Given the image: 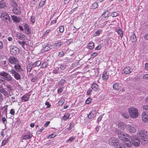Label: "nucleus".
Returning a JSON list of instances; mask_svg holds the SVG:
<instances>
[{
    "instance_id": "obj_1",
    "label": "nucleus",
    "mask_w": 148,
    "mask_h": 148,
    "mask_svg": "<svg viewBox=\"0 0 148 148\" xmlns=\"http://www.w3.org/2000/svg\"><path fill=\"white\" fill-rule=\"evenodd\" d=\"M118 136L120 139L123 140V143L128 147H130L132 146L131 141L127 138H130L128 134L124 133L121 131L118 132Z\"/></svg>"
},
{
    "instance_id": "obj_2",
    "label": "nucleus",
    "mask_w": 148,
    "mask_h": 148,
    "mask_svg": "<svg viewBox=\"0 0 148 148\" xmlns=\"http://www.w3.org/2000/svg\"><path fill=\"white\" fill-rule=\"evenodd\" d=\"M137 134L142 140V144L145 145L147 142L148 132L145 130H140L138 131Z\"/></svg>"
},
{
    "instance_id": "obj_3",
    "label": "nucleus",
    "mask_w": 148,
    "mask_h": 148,
    "mask_svg": "<svg viewBox=\"0 0 148 148\" xmlns=\"http://www.w3.org/2000/svg\"><path fill=\"white\" fill-rule=\"evenodd\" d=\"M110 145L114 146L116 148H125V146L123 143H119L118 139L116 137H112L109 140Z\"/></svg>"
},
{
    "instance_id": "obj_4",
    "label": "nucleus",
    "mask_w": 148,
    "mask_h": 148,
    "mask_svg": "<svg viewBox=\"0 0 148 148\" xmlns=\"http://www.w3.org/2000/svg\"><path fill=\"white\" fill-rule=\"evenodd\" d=\"M128 111L131 117L135 118L138 116L139 112L136 108L134 107L130 108L128 109Z\"/></svg>"
},
{
    "instance_id": "obj_5",
    "label": "nucleus",
    "mask_w": 148,
    "mask_h": 148,
    "mask_svg": "<svg viewBox=\"0 0 148 148\" xmlns=\"http://www.w3.org/2000/svg\"><path fill=\"white\" fill-rule=\"evenodd\" d=\"M132 145L136 147H138L140 144V138L136 135H133L130 137Z\"/></svg>"
},
{
    "instance_id": "obj_6",
    "label": "nucleus",
    "mask_w": 148,
    "mask_h": 148,
    "mask_svg": "<svg viewBox=\"0 0 148 148\" xmlns=\"http://www.w3.org/2000/svg\"><path fill=\"white\" fill-rule=\"evenodd\" d=\"M10 52L12 55H16L19 53V49L17 47L14 46H10Z\"/></svg>"
},
{
    "instance_id": "obj_7",
    "label": "nucleus",
    "mask_w": 148,
    "mask_h": 148,
    "mask_svg": "<svg viewBox=\"0 0 148 148\" xmlns=\"http://www.w3.org/2000/svg\"><path fill=\"white\" fill-rule=\"evenodd\" d=\"M1 18L4 21H5L7 22H9L10 19L8 14L5 12H3L1 13Z\"/></svg>"
},
{
    "instance_id": "obj_8",
    "label": "nucleus",
    "mask_w": 148,
    "mask_h": 148,
    "mask_svg": "<svg viewBox=\"0 0 148 148\" xmlns=\"http://www.w3.org/2000/svg\"><path fill=\"white\" fill-rule=\"evenodd\" d=\"M127 126V129L130 133H134L137 131V128L134 125H129Z\"/></svg>"
},
{
    "instance_id": "obj_9",
    "label": "nucleus",
    "mask_w": 148,
    "mask_h": 148,
    "mask_svg": "<svg viewBox=\"0 0 148 148\" xmlns=\"http://www.w3.org/2000/svg\"><path fill=\"white\" fill-rule=\"evenodd\" d=\"M10 73L12 74V75L14 76V77L17 80L21 79V77L20 75L16 71L14 70H11L9 71Z\"/></svg>"
},
{
    "instance_id": "obj_10",
    "label": "nucleus",
    "mask_w": 148,
    "mask_h": 148,
    "mask_svg": "<svg viewBox=\"0 0 148 148\" xmlns=\"http://www.w3.org/2000/svg\"><path fill=\"white\" fill-rule=\"evenodd\" d=\"M9 62L12 64H14L15 65L18 63V61L16 58L13 57H11L9 59Z\"/></svg>"
},
{
    "instance_id": "obj_11",
    "label": "nucleus",
    "mask_w": 148,
    "mask_h": 148,
    "mask_svg": "<svg viewBox=\"0 0 148 148\" xmlns=\"http://www.w3.org/2000/svg\"><path fill=\"white\" fill-rule=\"evenodd\" d=\"M142 119L144 122H147L148 121V115L145 112H143L142 113Z\"/></svg>"
},
{
    "instance_id": "obj_12",
    "label": "nucleus",
    "mask_w": 148,
    "mask_h": 148,
    "mask_svg": "<svg viewBox=\"0 0 148 148\" xmlns=\"http://www.w3.org/2000/svg\"><path fill=\"white\" fill-rule=\"evenodd\" d=\"M132 69L129 66L123 69V72L124 74H129L131 73L132 71Z\"/></svg>"
},
{
    "instance_id": "obj_13",
    "label": "nucleus",
    "mask_w": 148,
    "mask_h": 148,
    "mask_svg": "<svg viewBox=\"0 0 148 148\" xmlns=\"http://www.w3.org/2000/svg\"><path fill=\"white\" fill-rule=\"evenodd\" d=\"M127 126L125 123L122 122H119L118 125V128L122 130H123L125 128H127Z\"/></svg>"
},
{
    "instance_id": "obj_14",
    "label": "nucleus",
    "mask_w": 148,
    "mask_h": 148,
    "mask_svg": "<svg viewBox=\"0 0 148 148\" xmlns=\"http://www.w3.org/2000/svg\"><path fill=\"white\" fill-rule=\"evenodd\" d=\"M96 112L94 110H92L90 112L89 115L88 116V117L90 119H92L95 117L96 116Z\"/></svg>"
},
{
    "instance_id": "obj_15",
    "label": "nucleus",
    "mask_w": 148,
    "mask_h": 148,
    "mask_svg": "<svg viewBox=\"0 0 148 148\" xmlns=\"http://www.w3.org/2000/svg\"><path fill=\"white\" fill-rule=\"evenodd\" d=\"M30 95L28 94H26L23 95L21 97L22 101H28L29 99Z\"/></svg>"
},
{
    "instance_id": "obj_16",
    "label": "nucleus",
    "mask_w": 148,
    "mask_h": 148,
    "mask_svg": "<svg viewBox=\"0 0 148 148\" xmlns=\"http://www.w3.org/2000/svg\"><path fill=\"white\" fill-rule=\"evenodd\" d=\"M109 77V74L107 71H104L102 74V78L103 80L106 81L107 80Z\"/></svg>"
},
{
    "instance_id": "obj_17",
    "label": "nucleus",
    "mask_w": 148,
    "mask_h": 148,
    "mask_svg": "<svg viewBox=\"0 0 148 148\" xmlns=\"http://www.w3.org/2000/svg\"><path fill=\"white\" fill-rule=\"evenodd\" d=\"M14 68L16 71L18 72H21L23 71V69L21 68V66L18 64L15 65Z\"/></svg>"
},
{
    "instance_id": "obj_18",
    "label": "nucleus",
    "mask_w": 148,
    "mask_h": 148,
    "mask_svg": "<svg viewBox=\"0 0 148 148\" xmlns=\"http://www.w3.org/2000/svg\"><path fill=\"white\" fill-rule=\"evenodd\" d=\"M12 10L14 13L15 14H19L20 13V10L18 8H17V7L14 8Z\"/></svg>"
},
{
    "instance_id": "obj_19",
    "label": "nucleus",
    "mask_w": 148,
    "mask_h": 148,
    "mask_svg": "<svg viewBox=\"0 0 148 148\" xmlns=\"http://www.w3.org/2000/svg\"><path fill=\"white\" fill-rule=\"evenodd\" d=\"M70 115L69 113H65L63 116L62 119L64 121H66L67 119H70Z\"/></svg>"
},
{
    "instance_id": "obj_20",
    "label": "nucleus",
    "mask_w": 148,
    "mask_h": 148,
    "mask_svg": "<svg viewBox=\"0 0 148 148\" xmlns=\"http://www.w3.org/2000/svg\"><path fill=\"white\" fill-rule=\"evenodd\" d=\"M16 35L17 38L20 40H23L25 38V36L21 34L18 33Z\"/></svg>"
},
{
    "instance_id": "obj_21",
    "label": "nucleus",
    "mask_w": 148,
    "mask_h": 148,
    "mask_svg": "<svg viewBox=\"0 0 148 148\" xmlns=\"http://www.w3.org/2000/svg\"><path fill=\"white\" fill-rule=\"evenodd\" d=\"M52 48V45L49 46V45H47L45 46L43 50L45 51H47L49 50Z\"/></svg>"
},
{
    "instance_id": "obj_22",
    "label": "nucleus",
    "mask_w": 148,
    "mask_h": 148,
    "mask_svg": "<svg viewBox=\"0 0 148 148\" xmlns=\"http://www.w3.org/2000/svg\"><path fill=\"white\" fill-rule=\"evenodd\" d=\"M130 40L133 42H135L136 40V36L135 34L133 33L130 36Z\"/></svg>"
},
{
    "instance_id": "obj_23",
    "label": "nucleus",
    "mask_w": 148,
    "mask_h": 148,
    "mask_svg": "<svg viewBox=\"0 0 148 148\" xmlns=\"http://www.w3.org/2000/svg\"><path fill=\"white\" fill-rule=\"evenodd\" d=\"M98 88V86L97 84L95 83H93L92 84L91 86V88L92 90L96 91L97 90Z\"/></svg>"
},
{
    "instance_id": "obj_24",
    "label": "nucleus",
    "mask_w": 148,
    "mask_h": 148,
    "mask_svg": "<svg viewBox=\"0 0 148 148\" xmlns=\"http://www.w3.org/2000/svg\"><path fill=\"white\" fill-rule=\"evenodd\" d=\"M11 16L12 19L14 22H20V18L17 16L14 15L12 16Z\"/></svg>"
},
{
    "instance_id": "obj_25",
    "label": "nucleus",
    "mask_w": 148,
    "mask_h": 148,
    "mask_svg": "<svg viewBox=\"0 0 148 148\" xmlns=\"http://www.w3.org/2000/svg\"><path fill=\"white\" fill-rule=\"evenodd\" d=\"M62 42H56L54 43L52 46V48H57L58 47H59L62 45Z\"/></svg>"
},
{
    "instance_id": "obj_26",
    "label": "nucleus",
    "mask_w": 148,
    "mask_h": 148,
    "mask_svg": "<svg viewBox=\"0 0 148 148\" xmlns=\"http://www.w3.org/2000/svg\"><path fill=\"white\" fill-rule=\"evenodd\" d=\"M32 134H29V135H24L23 136V139L28 140L31 138L32 136Z\"/></svg>"
},
{
    "instance_id": "obj_27",
    "label": "nucleus",
    "mask_w": 148,
    "mask_h": 148,
    "mask_svg": "<svg viewBox=\"0 0 148 148\" xmlns=\"http://www.w3.org/2000/svg\"><path fill=\"white\" fill-rule=\"evenodd\" d=\"M98 4L96 2H95L92 3L90 6V8L94 9L97 8L98 6Z\"/></svg>"
},
{
    "instance_id": "obj_28",
    "label": "nucleus",
    "mask_w": 148,
    "mask_h": 148,
    "mask_svg": "<svg viewBox=\"0 0 148 148\" xmlns=\"http://www.w3.org/2000/svg\"><path fill=\"white\" fill-rule=\"evenodd\" d=\"M110 12L108 10L105 12L102 15L103 18H105L108 16V15L110 14Z\"/></svg>"
},
{
    "instance_id": "obj_29",
    "label": "nucleus",
    "mask_w": 148,
    "mask_h": 148,
    "mask_svg": "<svg viewBox=\"0 0 148 148\" xmlns=\"http://www.w3.org/2000/svg\"><path fill=\"white\" fill-rule=\"evenodd\" d=\"M119 84L118 83H115L114 84L113 86V88L115 90H118L119 89Z\"/></svg>"
},
{
    "instance_id": "obj_30",
    "label": "nucleus",
    "mask_w": 148,
    "mask_h": 148,
    "mask_svg": "<svg viewBox=\"0 0 148 148\" xmlns=\"http://www.w3.org/2000/svg\"><path fill=\"white\" fill-rule=\"evenodd\" d=\"M76 137L75 136H72L67 140L66 141L67 143H69L71 142H73L75 138Z\"/></svg>"
},
{
    "instance_id": "obj_31",
    "label": "nucleus",
    "mask_w": 148,
    "mask_h": 148,
    "mask_svg": "<svg viewBox=\"0 0 148 148\" xmlns=\"http://www.w3.org/2000/svg\"><path fill=\"white\" fill-rule=\"evenodd\" d=\"M94 43L92 42H90L88 45V48L90 49H93L94 47Z\"/></svg>"
},
{
    "instance_id": "obj_32",
    "label": "nucleus",
    "mask_w": 148,
    "mask_h": 148,
    "mask_svg": "<svg viewBox=\"0 0 148 148\" xmlns=\"http://www.w3.org/2000/svg\"><path fill=\"white\" fill-rule=\"evenodd\" d=\"M41 64V61L40 60H38L33 64V66L34 67L39 66Z\"/></svg>"
},
{
    "instance_id": "obj_33",
    "label": "nucleus",
    "mask_w": 148,
    "mask_h": 148,
    "mask_svg": "<svg viewBox=\"0 0 148 148\" xmlns=\"http://www.w3.org/2000/svg\"><path fill=\"white\" fill-rule=\"evenodd\" d=\"M7 76L5 78L8 81H13L14 79L10 75L8 74Z\"/></svg>"
},
{
    "instance_id": "obj_34",
    "label": "nucleus",
    "mask_w": 148,
    "mask_h": 148,
    "mask_svg": "<svg viewBox=\"0 0 148 148\" xmlns=\"http://www.w3.org/2000/svg\"><path fill=\"white\" fill-rule=\"evenodd\" d=\"M8 74L6 72L4 71H2L0 72V76L3 77L5 78L7 77Z\"/></svg>"
},
{
    "instance_id": "obj_35",
    "label": "nucleus",
    "mask_w": 148,
    "mask_h": 148,
    "mask_svg": "<svg viewBox=\"0 0 148 148\" xmlns=\"http://www.w3.org/2000/svg\"><path fill=\"white\" fill-rule=\"evenodd\" d=\"M116 31L117 32L118 34L121 37H122L123 36V34L122 31L121 29H116Z\"/></svg>"
},
{
    "instance_id": "obj_36",
    "label": "nucleus",
    "mask_w": 148,
    "mask_h": 148,
    "mask_svg": "<svg viewBox=\"0 0 148 148\" xmlns=\"http://www.w3.org/2000/svg\"><path fill=\"white\" fill-rule=\"evenodd\" d=\"M102 32V30L100 29L97 31L95 34H94V36L96 37L97 36H99L100 33Z\"/></svg>"
},
{
    "instance_id": "obj_37",
    "label": "nucleus",
    "mask_w": 148,
    "mask_h": 148,
    "mask_svg": "<svg viewBox=\"0 0 148 148\" xmlns=\"http://www.w3.org/2000/svg\"><path fill=\"white\" fill-rule=\"evenodd\" d=\"M18 42L21 45L22 47L25 49L24 45H25V42L24 41H21L18 40Z\"/></svg>"
},
{
    "instance_id": "obj_38",
    "label": "nucleus",
    "mask_w": 148,
    "mask_h": 148,
    "mask_svg": "<svg viewBox=\"0 0 148 148\" xmlns=\"http://www.w3.org/2000/svg\"><path fill=\"white\" fill-rule=\"evenodd\" d=\"M45 0H41L39 4V5L40 7H42L45 5Z\"/></svg>"
},
{
    "instance_id": "obj_39",
    "label": "nucleus",
    "mask_w": 148,
    "mask_h": 148,
    "mask_svg": "<svg viewBox=\"0 0 148 148\" xmlns=\"http://www.w3.org/2000/svg\"><path fill=\"white\" fill-rule=\"evenodd\" d=\"M10 5L14 7V8H15L17 6V4L14 1H11L10 3Z\"/></svg>"
},
{
    "instance_id": "obj_40",
    "label": "nucleus",
    "mask_w": 148,
    "mask_h": 148,
    "mask_svg": "<svg viewBox=\"0 0 148 148\" xmlns=\"http://www.w3.org/2000/svg\"><path fill=\"white\" fill-rule=\"evenodd\" d=\"M119 14L117 12H113L111 13V15L112 17H116L118 16Z\"/></svg>"
},
{
    "instance_id": "obj_41",
    "label": "nucleus",
    "mask_w": 148,
    "mask_h": 148,
    "mask_svg": "<svg viewBox=\"0 0 148 148\" xmlns=\"http://www.w3.org/2000/svg\"><path fill=\"white\" fill-rule=\"evenodd\" d=\"M66 82V81L64 79H61L58 82V84L59 85H62L64 84Z\"/></svg>"
},
{
    "instance_id": "obj_42",
    "label": "nucleus",
    "mask_w": 148,
    "mask_h": 148,
    "mask_svg": "<svg viewBox=\"0 0 148 148\" xmlns=\"http://www.w3.org/2000/svg\"><path fill=\"white\" fill-rule=\"evenodd\" d=\"M48 66V64L47 62H44L42 63L41 66V68H45L47 67Z\"/></svg>"
},
{
    "instance_id": "obj_43",
    "label": "nucleus",
    "mask_w": 148,
    "mask_h": 148,
    "mask_svg": "<svg viewBox=\"0 0 148 148\" xmlns=\"http://www.w3.org/2000/svg\"><path fill=\"white\" fill-rule=\"evenodd\" d=\"M65 102V100L64 99H62L59 101L58 102L59 105L60 106L63 104Z\"/></svg>"
},
{
    "instance_id": "obj_44",
    "label": "nucleus",
    "mask_w": 148,
    "mask_h": 148,
    "mask_svg": "<svg viewBox=\"0 0 148 148\" xmlns=\"http://www.w3.org/2000/svg\"><path fill=\"white\" fill-rule=\"evenodd\" d=\"M122 116L125 118L127 119L129 117V116L127 113H122Z\"/></svg>"
},
{
    "instance_id": "obj_45",
    "label": "nucleus",
    "mask_w": 148,
    "mask_h": 148,
    "mask_svg": "<svg viewBox=\"0 0 148 148\" xmlns=\"http://www.w3.org/2000/svg\"><path fill=\"white\" fill-rule=\"evenodd\" d=\"M106 44L108 46H110L112 45L111 40L109 39H108L107 40Z\"/></svg>"
},
{
    "instance_id": "obj_46",
    "label": "nucleus",
    "mask_w": 148,
    "mask_h": 148,
    "mask_svg": "<svg viewBox=\"0 0 148 148\" xmlns=\"http://www.w3.org/2000/svg\"><path fill=\"white\" fill-rule=\"evenodd\" d=\"M59 31L60 32L62 33L64 31V27L63 26H61L59 27Z\"/></svg>"
},
{
    "instance_id": "obj_47",
    "label": "nucleus",
    "mask_w": 148,
    "mask_h": 148,
    "mask_svg": "<svg viewBox=\"0 0 148 148\" xmlns=\"http://www.w3.org/2000/svg\"><path fill=\"white\" fill-rule=\"evenodd\" d=\"M98 55V53H97L96 52H94L93 53H92L90 56V58H93L94 57H95V56H97Z\"/></svg>"
},
{
    "instance_id": "obj_48",
    "label": "nucleus",
    "mask_w": 148,
    "mask_h": 148,
    "mask_svg": "<svg viewBox=\"0 0 148 148\" xmlns=\"http://www.w3.org/2000/svg\"><path fill=\"white\" fill-rule=\"evenodd\" d=\"M32 68V66L30 64H28L27 66V71L30 72Z\"/></svg>"
},
{
    "instance_id": "obj_49",
    "label": "nucleus",
    "mask_w": 148,
    "mask_h": 148,
    "mask_svg": "<svg viewBox=\"0 0 148 148\" xmlns=\"http://www.w3.org/2000/svg\"><path fill=\"white\" fill-rule=\"evenodd\" d=\"M92 100V99L90 98H88L86 99L85 103L86 104H88L91 102Z\"/></svg>"
},
{
    "instance_id": "obj_50",
    "label": "nucleus",
    "mask_w": 148,
    "mask_h": 148,
    "mask_svg": "<svg viewBox=\"0 0 148 148\" xmlns=\"http://www.w3.org/2000/svg\"><path fill=\"white\" fill-rule=\"evenodd\" d=\"M63 87L60 88L58 89L57 92L58 93H60L62 92L63 90Z\"/></svg>"
},
{
    "instance_id": "obj_51",
    "label": "nucleus",
    "mask_w": 148,
    "mask_h": 148,
    "mask_svg": "<svg viewBox=\"0 0 148 148\" xmlns=\"http://www.w3.org/2000/svg\"><path fill=\"white\" fill-rule=\"evenodd\" d=\"M6 6L5 3H0V8H3Z\"/></svg>"
},
{
    "instance_id": "obj_52",
    "label": "nucleus",
    "mask_w": 148,
    "mask_h": 148,
    "mask_svg": "<svg viewBox=\"0 0 148 148\" xmlns=\"http://www.w3.org/2000/svg\"><path fill=\"white\" fill-rule=\"evenodd\" d=\"M25 33L27 34H29L31 33V30L30 28H28L27 29H25Z\"/></svg>"
},
{
    "instance_id": "obj_53",
    "label": "nucleus",
    "mask_w": 148,
    "mask_h": 148,
    "mask_svg": "<svg viewBox=\"0 0 148 148\" xmlns=\"http://www.w3.org/2000/svg\"><path fill=\"white\" fill-rule=\"evenodd\" d=\"M143 108L144 110H145L148 113V106L145 105L143 106Z\"/></svg>"
},
{
    "instance_id": "obj_54",
    "label": "nucleus",
    "mask_w": 148,
    "mask_h": 148,
    "mask_svg": "<svg viewBox=\"0 0 148 148\" xmlns=\"http://www.w3.org/2000/svg\"><path fill=\"white\" fill-rule=\"evenodd\" d=\"M2 64L3 65H4V66H6L8 64V62L7 61H2Z\"/></svg>"
},
{
    "instance_id": "obj_55",
    "label": "nucleus",
    "mask_w": 148,
    "mask_h": 148,
    "mask_svg": "<svg viewBox=\"0 0 148 148\" xmlns=\"http://www.w3.org/2000/svg\"><path fill=\"white\" fill-rule=\"evenodd\" d=\"M73 127V124L72 123H70V126L69 127L67 128V130L69 131L71 130V129H72Z\"/></svg>"
},
{
    "instance_id": "obj_56",
    "label": "nucleus",
    "mask_w": 148,
    "mask_h": 148,
    "mask_svg": "<svg viewBox=\"0 0 148 148\" xmlns=\"http://www.w3.org/2000/svg\"><path fill=\"white\" fill-rule=\"evenodd\" d=\"M31 21L32 23H34L35 21V17L34 16L31 17Z\"/></svg>"
},
{
    "instance_id": "obj_57",
    "label": "nucleus",
    "mask_w": 148,
    "mask_h": 148,
    "mask_svg": "<svg viewBox=\"0 0 148 148\" xmlns=\"http://www.w3.org/2000/svg\"><path fill=\"white\" fill-rule=\"evenodd\" d=\"M92 91V89L91 88H89L88 90H87V94L88 95H89Z\"/></svg>"
},
{
    "instance_id": "obj_58",
    "label": "nucleus",
    "mask_w": 148,
    "mask_h": 148,
    "mask_svg": "<svg viewBox=\"0 0 148 148\" xmlns=\"http://www.w3.org/2000/svg\"><path fill=\"white\" fill-rule=\"evenodd\" d=\"M56 136V134L54 133H53L51 134L49 136L48 138H53L55 137Z\"/></svg>"
},
{
    "instance_id": "obj_59",
    "label": "nucleus",
    "mask_w": 148,
    "mask_h": 148,
    "mask_svg": "<svg viewBox=\"0 0 148 148\" xmlns=\"http://www.w3.org/2000/svg\"><path fill=\"white\" fill-rule=\"evenodd\" d=\"M143 79L146 80L148 79V74L144 75L143 76Z\"/></svg>"
},
{
    "instance_id": "obj_60",
    "label": "nucleus",
    "mask_w": 148,
    "mask_h": 148,
    "mask_svg": "<svg viewBox=\"0 0 148 148\" xmlns=\"http://www.w3.org/2000/svg\"><path fill=\"white\" fill-rule=\"evenodd\" d=\"M66 68V66L63 64L61 65L60 66V69L62 70H64Z\"/></svg>"
},
{
    "instance_id": "obj_61",
    "label": "nucleus",
    "mask_w": 148,
    "mask_h": 148,
    "mask_svg": "<svg viewBox=\"0 0 148 148\" xmlns=\"http://www.w3.org/2000/svg\"><path fill=\"white\" fill-rule=\"evenodd\" d=\"M103 114L101 115L98 118L97 121L98 122V123L101 120L103 117Z\"/></svg>"
},
{
    "instance_id": "obj_62",
    "label": "nucleus",
    "mask_w": 148,
    "mask_h": 148,
    "mask_svg": "<svg viewBox=\"0 0 148 148\" xmlns=\"http://www.w3.org/2000/svg\"><path fill=\"white\" fill-rule=\"evenodd\" d=\"M64 52L63 51H62L59 53L58 56L60 57H62L64 56Z\"/></svg>"
},
{
    "instance_id": "obj_63",
    "label": "nucleus",
    "mask_w": 148,
    "mask_h": 148,
    "mask_svg": "<svg viewBox=\"0 0 148 148\" xmlns=\"http://www.w3.org/2000/svg\"><path fill=\"white\" fill-rule=\"evenodd\" d=\"M3 78L2 77H0V84H3L5 81L3 80Z\"/></svg>"
},
{
    "instance_id": "obj_64",
    "label": "nucleus",
    "mask_w": 148,
    "mask_h": 148,
    "mask_svg": "<svg viewBox=\"0 0 148 148\" xmlns=\"http://www.w3.org/2000/svg\"><path fill=\"white\" fill-rule=\"evenodd\" d=\"M10 113L13 115H14L15 113L14 110L12 109H11L10 110Z\"/></svg>"
}]
</instances>
